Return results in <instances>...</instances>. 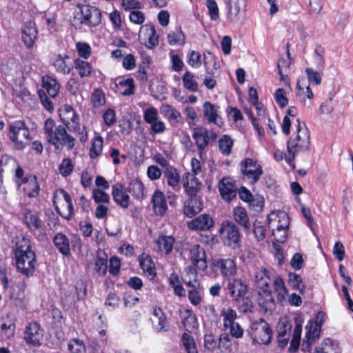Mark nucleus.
<instances>
[{
  "label": "nucleus",
  "mask_w": 353,
  "mask_h": 353,
  "mask_svg": "<svg viewBox=\"0 0 353 353\" xmlns=\"http://www.w3.org/2000/svg\"><path fill=\"white\" fill-rule=\"evenodd\" d=\"M12 259L18 272L27 277L33 276L37 261L30 239L22 236L12 247Z\"/></svg>",
  "instance_id": "nucleus-1"
},
{
  "label": "nucleus",
  "mask_w": 353,
  "mask_h": 353,
  "mask_svg": "<svg viewBox=\"0 0 353 353\" xmlns=\"http://www.w3.org/2000/svg\"><path fill=\"white\" fill-rule=\"evenodd\" d=\"M296 133L295 137L290 138L287 143V150L289 153L288 161L290 165L294 161L296 152H305L309 150L310 145V131L305 124L301 125L299 119L296 125Z\"/></svg>",
  "instance_id": "nucleus-2"
},
{
  "label": "nucleus",
  "mask_w": 353,
  "mask_h": 353,
  "mask_svg": "<svg viewBox=\"0 0 353 353\" xmlns=\"http://www.w3.org/2000/svg\"><path fill=\"white\" fill-rule=\"evenodd\" d=\"M9 137L14 143V148L19 150L24 149L31 140L29 129L22 120L14 121L9 124Z\"/></svg>",
  "instance_id": "nucleus-3"
},
{
  "label": "nucleus",
  "mask_w": 353,
  "mask_h": 353,
  "mask_svg": "<svg viewBox=\"0 0 353 353\" xmlns=\"http://www.w3.org/2000/svg\"><path fill=\"white\" fill-rule=\"evenodd\" d=\"M23 223L39 241L46 239L44 232V223L41 219L40 213L34 210L26 209L23 214Z\"/></svg>",
  "instance_id": "nucleus-4"
},
{
  "label": "nucleus",
  "mask_w": 353,
  "mask_h": 353,
  "mask_svg": "<svg viewBox=\"0 0 353 353\" xmlns=\"http://www.w3.org/2000/svg\"><path fill=\"white\" fill-rule=\"evenodd\" d=\"M53 205L57 213L69 220L74 214L72 198L63 189H60L54 194Z\"/></svg>",
  "instance_id": "nucleus-5"
},
{
  "label": "nucleus",
  "mask_w": 353,
  "mask_h": 353,
  "mask_svg": "<svg viewBox=\"0 0 353 353\" xmlns=\"http://www.w3.org/2000/svg\"><path fill=\"white\" fill-rule=\"evenodd\" d=\"M220 233L222 235L223 242L225 245L236 249L241 247V239L238 227L231 221L223 222L220 228Z\"/></svg>",
  "instance_id": "nucleus-6"
},
{
  "label": "nucleus",
  "mask_w": 353,
  "mask_h": 353,
  "mask_svg": "<svg viewBox=\"0 0 353 353\" xmlns=\"http://www.w3.org/2000/svg\"><path fill=\"white\" fill-rule=\"evenodd\" d=\"M192 138L195 141L199 157L203 158L204 150L210 143L216 141L217 134L203 127H196L193 130Z\"/></svg>",
  "instance_id": "nucleus-7"
},
{
  "label": "nucleus",
  "mask_w": 353,
  "mask_h": 353,
  "mask_svg": "<svg viewBox=\"0 0 353 353\" xmlns=\"http://www.w3.org/2000/svg\"><path fill=\"white\" fill-rule=\"evenodd\" d=\"M240 166L244 179L249 181L252 185L259 181L263 172L262 166L258 163L256 160L252 158H245L241 162Z\"/></svg>",
  "instance_id": "nucleus-8"
},
{
  "label": "nucleus",
  "mask_w": 353,
  "mask_h": 353,
  "mask_svg": "<svg viewBox=\"0 0 353 353\" xmlns=\"http://www.w3.org/2000/svg\"><path fill=\"white\" fill-rule=\"evenodd\" d=\"M251 330V335L254 341L264 345H268L270 343L272 331L269 324L263 319H260L252 323Z\"/></svg>",
  "instance_id": "nucleus-9"
},
{
  "label": "nucleus",
  "mask_w": 353,
  "mask_h": 353,
  "mask_svg": "<svg viewBox=\"0 0 353 353\" xmlns=\"http://www.w3.org/2000/svg\"><path fill=\"white\" fill-rule=\"evenodd\" d=\"M53 137L54 140L50 139L48 143L54 145L57 151H61L63 145H66L68 150H72L75 145V139L69 134L65 128L61 125L55 128Z\"/></svg>",
  "instance_id": "nucleus-10"
},
{
  "label": "nucleus",
  "mask_w": 353,
  "mask_h": 353,
  "mask_svg": "<svg viewBox=\"0 0 353 353\" xmlns=\"http://www.w3.org/2000/svg\"><path fill=\"white\" fill-rule=\"evenodd\" d=\"M77 6L81 10L82 17L81 18V23L85 24L90 27H96L101 22V12L100 10L90 5H80Z\"/></svg>",
  "instance_id": "nucleus-11"
},
{
  "label": "nucleus",
  "mask_w": 353,
  "mask_h": 353,
  "mask_svg": "<svg viewBox=\"0 0 353 353\" xmlns=\"http://www.w3.org/2000/svg\"><path fill=\"white\" fill-rule=\"evenodd\" d=\"M50 63L57 72L63 75L69 74L74 68V63L66 53L54 54L50 58Z\"/></svg>",
  "instance_id": "nucleus-12"
},
{
  "label": "nucleus",
  "mask_w": 353,
  "mask_h": 353,
  "mask_svg": "<svg viewBox=\"0 0 353 353\" xmlns=\"http://www.w3.org/2000/svg\"><path fill=\"white\" fill-rule=\"evenodd\" d=\"M23 339L29 346H40L43 340V333L40 325L35 321L30 323L25 328Z\"/></svg>",
  "instance_id": "nucleus-13"
},
{
  "label": "nucleus",
  "mask_w": 353,
  "mask_h": 353,
  "mask_svg": "<svg viewBox=\"0 0 353 353\" xmlns=\"http://www.w3.org/2000/svg\"><path fill=\"white\" fill-rule=\"evenodd\" d=\"M86 270L93 276H104L108 271V258L105 253L97 252L94 262H89Z\"/></svg>",
  "instance_id": "nucleus-14"
},
{
  "label": "nucleus",
  "mask_w": 353,
  "mask_h": 353,
  "mask_svg": "<svg viewBox=\"0 0 353 353\" xmlns=\"http://www.w3.org/2000/svg\"><path fill=\"white\" fill-rule=\"evenodd\" d=\"M212 266L214 270H219L224 277L233 276L236 272V265L232 259H214Z\"/></svg>",
  "instance_id": "nucleus-15"
},
{
  "label": "nucleus",
  "mask_w": 353,
  "mask_h": 353,
  "mask_svg": "<svg viewBox=\"0 0 353 353\" xmlns=\"http://www.w3.org/2000/svg\"><path fill=\"white\" fill-rule=\"evenodd\" d=\"M214 220L207 214H203L187 223L188 228L194 231L209 230L214 225Z\"/></svg>",
  "instance_id": "nucleus-16"
},
{
  "label": "nucleus",
  "mask_w": 353,
  "mask_h": 353,
  "mask_svg": "<svg viewBox=\"0 0 353 353\" xmlns=\"http://www.w3.org/2000/svg\"><path fill=\"white\" fill-rule=\"evenodd\" d=\"M325 314L319 311L316 313L315 316V326L312 330V323L311 321L305 326L307 330L305 337L307 338V343H311L314 342L316 338L319 336L321 326L324 322Z\"/></svg>",
  "instance_id": "nucleus-17"
},
{
  "label": "nucleus",
  "mask_w": 353,
  "mask_h": 353,
  "mask_svg": "<svg viewBox=\"0 0 353 353\" xmlns=\"http://www.w3.org/2000/svg\"><path fill=\"white\" fill-rule=\"evenodd\" d=\"M218 188L221 198L227 202L236 196V187L229 178L224 177L220 180Z\"/></svg>",
  "instance_id": "nucleus-18"
},
{
  "label": "nucleus",
  "mask_w": 353,
  "mask_h": 353,
  "mask_svg": "<svg viewBox=\"0 0 353 353\" xmlns=\"http://www.w3.org/2000/svg\"><path fill=\"white\" fill-rule=\"evenodd\" d=\"M190 260L197 268L205 270L207 268L206 254L199 245H194L190 251Z\"/></svg>",
  "instance_id": "nucleus-19"
},
{
  "label": "nucleus",
  "mask_w": 353,
  "mask_h": 353,
  "mask_svg": "<svg viewBox=\"0 0 353 353\" xmlns=\"http://www.w3.org/2000/svg\"><path fill=\"white\" fill-rule=\"evenodd\" d=\"M183 188L189 196H197L201 183L199 179L190 172H185L183 176Z\"/></svg>",
  "instance_id": "nucleus-20"
},
{
  "label": "nucleus",
  "mask_w": 353,
  "mask_h": 353,
  "mask_svg": "<svg viewBox=\"0 0 353 353\" xmlns=\"http://www.w3.org/2000/svg\"><path fill=\"white\" fill-rule=\"evenodd\" d=\"M153 317L151 318L154 330L157 332H165L168 331V321L165 313L160 307L154 309Z\"/></svg>",
  "instance_id": "nucleus-21"
},
{
  "label": "nucleus",
  "mask_w": 353,
  "mask_h": 353,
  "mask_svg": "<svg viewBox=\"0 0 353 353\" xmlns=\"http://www.w3.org/2000/svg\"><path fill=\"white\" fill-rule=\"evenodd\" d=\"M114 201L123 208H128L130 205V196L127 194L124 186L121 183H117L112 186V192Z\"/></svg>",
  "instance_id": "nucleus-22"
},
{
  "label": "nucleus",
  "mask_w": 353,
  "mask_h": 353,
  "mask_svg": "<svg viewBox=\"0 0 353 353\" xmlns=\"http://www.w3.org/2000/svg\"><path fill=\"white\" fill-rule=\"evenodd\" d=\"M229 293L232 299L235 301L240 300L247 294L248 287L244 284L240 279H233L230 281L228 285Z\"/></svg>",
  "instance_id": "nucleus-23"
},
{
  "label": "nucleus",
  "mask_w": 353,
  "mask_h": 353,
  "mask_svg": "<svg viewBox=\"0 0 353 353\" xmlns=\"http://www.w3.org/2000/svg\"><path fill=\"white\" fill-rule=\"evenodd\" d=\"M258 296L259 306L260 307L261 311L264 313L271 312L275 306L271 290H265V291H258Z\"/></svg>",
  "instance_id": "nucleus-24"
},
{
  "label": "nucleus",
  "mask_w": 353,
  "mask_h": 353,
  "mask_svg": "<svg viewBox=\"0 0 353 353\" xmlns=\"http://www.w3.org/2000/svg\"><path fill=\"white\" fill-rule=\"evenodd\" d=\"M152 208L154 213L158 216H163L168 210L165 196L159 190H156L152 196Z\"/></svg>",
  "instance_id": "nucleus-25"
},
{
  "label": "nucleus",
  "mask_w": 353,
  "mask_h": 353,
  "mask_svg": "<svg viewBox=\"0 0 353 353\" xmlns=\"http://www.w3.org/2000/svg\"><path fill=\"white\" fill-rule=\"evenodd\" d=\"M235 222L243 228L245 232L250 231L251 223L246 210L241 206L235 207L232 211Z\"/></svg>",
  "instance_id": "nucleus-26"
},
{
  "label": "nucleus",
  "mask_w": 353,
  "mask_h": 353,
  "mask_svg": "<svg viewBox=\"0 0 353 353\" xmlns=\"http://www.w3.org/2000/svg\"><path fill=\"white\" fill-rule=\"evenodd\" d=\"M203 209V202L197 196H190L184 205V214L188 217H192L199 213Z\"/></svg>",
  "instance_id": "nucleus-27"
},
{
  "label": "nucleus",
  "mask_w": 353,
  "mask_h": 353,
  "mask_svg": "<svg viewBox=\"0 0 353 353\" xmlns=\"http://www.w3.org/2000/svg\"><path fill=\"white\" fill-rule=\"evenodd\" d=\"M24 185V193L30 198L37 197L40 192V185L36 175L29 174Z\"/></svg>",
  "instance_id": "nucleus-28"
},
{
  "label": "nucleus",
  "mask_w": 353,
  "mask_h": 353,
  "mask_svg": "<svg viewBox=\"0 0 353 353\" xmlns=\"http://www.w3.org/2000/svg\"><path fill=\"white\" fill-rule=\"evenodd\" d=\"M22 40L28 48L33 47L37 38V30L32 23H26L21 30Z\"/></svg>",
  "instance_id": "nucleus-29"
},
{
  "label": "nucleus",
  "mask_w": 353,
  "mask_h": 353,
  "mask_svg": "<svg viewBox=\"0 0 353 353\" xmlns=\"http://www.w3.org/2000/svg\"><path fill=\"white\" fill-rule=\"evenodd\" d=\"M42 87L46 94L51 98H55L57 96L60 88L57 81L49 75L42 77Z\"/></svg>",
  "instance_id": "nucleus-30"
},
{
  "label": "nucleus",
  "mask_w": 353,
  "mask_h": 353,
  "mask_svg": "<svg viewBox=\"0 0 353 353\" xmlns=\"http://www.w3.org/2000/svg\"><path fill=\"white\" fill-rule=\"evenodd\" d=\"M255 285L258 291H265V290H270V278L268 272L265 268H261L256 271L255 274Z\"/></svg>",
  "instance_id": "nucleus-31"
},
{
  "label": "nucleus",
  "mask_w": 353,
  "mask_h": 353,
  "mask_svg": "<svg viewBox=\"0 0 353 353\" xmlns=\"http://www.w3.org/2000/svg\"><path fill=\"white\" fill-rule=\"evenodd\" d=\"M139 265L143 272L151 279H154L156 275V270L154 262L152 258L145 254H142L139 258Z\"/></svg>",
  "instance_id": "nucleus-32"
},
{
  "label": "nucleus",
  "mask_w": 353,
  "mask_h": 353,
  "mask_svg": "<svg viewBox=\"0 0 353 353\" xmlns=\"http://www.w3.org/2000/svg\"><path fill=\"white\" fill-rule=\"evenodd\" d=\"M53 243L63 255L68 256L70 254V241L66 235L62 233L57 234L53 238Z\"/></svg>",
  "instance_id": "nucleus-33"
},
{
  "label": "nucleus",
  "mask_w": 353,
  "mask_h": 353,
  "mask_svg": "<svg viewBox=\"0 0 353 353\" xmlns=\"http://www.w3.org/2000/svg\"><path fill=\"white\" fill-rule=\"evenodd\" d=\"M17 288L18 289V292H16V290L12 288L10 292V298L13 301L16 305H21L23 303L26 298L25 289L26 288V284L24 282L19 283L17 285Z\"/></svg>",
  "instance_id": "nucleus-34"
},
{
  "label": "nucleus",
  "mask_w": 353,
  "mask_h": 353,
  "mask_svg": "<svg viewBox=\"0 0 353 353\" xmlns=\"http://www.w3.org/2000/svg\"><path fill=\"white\" fill-rule=\"evenodd\" d=\"M159 251L169 254L173 248L174 239L172 236H160L156 241Z\"/></svg>",
  "instance_id": "nucleus-35"
},
{
  "label": "nucleus",
  "mask_w": 353,
  "mask_h": 353,
  "mask_svg": "<svg viewBox=\"0 0 353 353\" xmlns=\"http://www.w3.org/2000/svg\"><path fill=\"white\" fill-rule=\"evenodd\" d=\"M73 64L81 78L87 77L91 74L92 67L89 62L76 59Z\"/></svg>",
  "instance_id": "nucleus-36"
},
{
  "label": "nucleus",
  "mask_w": 353,
  "mask_h": 353,
  "mask_svg": "<svg viewBox=\"0 0 353 353\" xmlns=\"http://www.w3.org/2000/svg\"><path fill=\"white\" fill-rule=\"evenodd\" d=\"M141 29H145L148 37L145 46L149 49H152L157 46L159 44V35L157 33L154 26H145L141 27Z\"/></svg>",
  "instance_id": "nucleus-37"
},
{
  "label": "nucleus",
  "mask_w": 353,
  "mask_h": 353,
  "mask_svg": "<svg viewBox=\"0 0 353 353\" xmlns=\"http://www.w3.org/2000/svg\"><path fill=\"white\" fill-rule=\"evenodd\" d=\"M183 86L190 92H196L199 89V83L196 77L190 71H187L182 77Z\"/></svg>",
  "instance_id": "nucleus-38"
},
{
  "label": "nucleus",
  "mask_w": 353,
  "mask_h": 353,
  "mask_svg": "<svg viewBox=\"0 0 353 353\" xmlns=\"http://www.w3.org/2000/svg\"><path fill=\"white\" fill-rule=\"evenodd\" d=\"M161 112L172 122L179 123V119L181 117L179 111L169 104H163L160 108Z\"/></svg>",
  "instance_id": "nucleus-39"
},
{
  "label": "nucleus",
  "mask_w": 353,
  "mask_h": 353,
  "mask_svg": "<svg viewBox=\"0 0 353 353\" xmlns=\"http://www.w3.org/2000/svg\"><path fill=\"white\" fill-rule=\"evenodd\" d=\"M128 191L135 199H143L144 196V185L140 181H132L129 183Z\"/></svg>",
  "instance_id": "nucleus-40"
},
{
  "label": "nucleus",
  "mask_w": 353,
  "mask_h": 353,
  "mask_svg": "<svg viewBox=\"0 0 353 353\" xmlns=\"http://www.w3.org/2000/svg\"><path fill=\"white\" fill-rule=\"evenodd\" d=\"M221 315L223 316V327L225 329L228 328V326L235 323V320L237 318V314L236 311L232 308H223L221 312Z\"/></svg>",
  "instance_id": "nucleus-41"
},
{
  "label": "nucleus",
  "mask_w": 353,
  "mask_h": 353,
  "mask_svg": "<svg viewBox=\"0 0 353 353\" xmlns=\"http://www.w3.org/2000/svg\"><path fill=\"white\" fill-rule=\"evenodd\" d=\"M65 125L70 132L77 133L79 135V141L81 143H85L87 141L88 135L85 126L81 128L79 123L70 124V122Z\"/></svg>",
  "instance_id": "nucleus-42"
},
{
  "label": "nucleus",
  "mask_w": 353,
  "mask_h": 353,
  "mask_svg": "<svg viewBox=\"0 0 353 353\" xmlns=\"http://www.w3.org/2000/svg\"><path fill=\"white\" fill-rule=\"evenodd\" d=\"M203 114L209 123H216L217 112L214 105L210 102L206 101L204 103Z\"/></svg>",
  "instance_id": "nucleus-43"
},
{
  "label": "nucleus",
  "mask_w": 353,
  "mask_h": 353,
  "mask_svg": "<svg viewBox=\"0 0 353 353\" xmlns=\"http://www.w3.org/2000/svg\"><path fill=\"white\" fill-rule=\"evenodd\" d=\"M103 143V140L101 136L93 138L91 148L90 150V157L91 159H95L101 154Z\"/></svg>",
  "instance_id": "nucleus-44"
},
{
  "label": "nucleus",
  "mask_w": 353,
  "mask_h": 353,
  "mask_svg": "<svg viewBox=\"0 0 353 353\" xmlns=\"http://www.w3.org/2000/svg\"><path fill=\"white\" fill-rule=\"evenodd\" d=\"M288 282L294 290H298L301 294L305 291V285L300 275L296 273L290 272L288 274Z\"/></svg>",
  "instance_id": "nucleus-45"
},
{
  "label": "nucleus",
  "mask_w": 353,
  "mask_h": 353,
  "mask_svg": "<svg viewBox=\"0 0 353 353\" xmlns=\"http://www.w3.org/2000/svg\"><path fill=\"white\" fill-rule=\"evenodd\" d=\"M233 143V140L230 136L227 134L223 135L219 141V147L221 152L224 155L230 154Z\"/></svg>",
  "instance_id": "nucleus-46"
},
{
  "label": "nucleus",
  "mask_w": 353,
  "mask_h": 353,
  "mask_svg": "<svg viewBox=\"0 0 353 353\" xmlns=\"http://www.w3.org/2000/svg\"><path fill=\"white\" fill-rule=\"evenodd\" d=\"M181 340L188 353H198L194 338L191 335L185 332Z\"/></svg>",
  "instance_id": "nucleus-47"
},
{
  "label": "nucleus",
  "mask_w": 353,
  "mask_h": 353,
  "mask_svg": "<svg viewBox=\"0 0 353 353\" xmlns=\"http://www.w3.org/2000/svg\"><path fill=\"white\" fill-rule=\"evenodd\" d=\"M73 169L74 164L70 158L63 159L59 167V172L63 176H69L73 171Z\"/></svg>",
  "instance_id": "nucleus-48"
},
{
  "label": "nucleus",
  "mask_w": 353,
  "mask_h": 353,
  "mask_svg": "<svg viewBox=\"0 0 353 353\" xmlns=\"http://www.w3.org/2000/svg\"><path fill=\"white\" fill-rule=\"evenodd\" d=\"M188 63L193 68H199L201 65V54L199 52L192 50L187 55Z\"/></svg>",
  "instance_id": "nucleus-49"
},
{
  "label": "nucleus",
  "mask_w": 353,
  "mask_h": 353,
  "mask_svg": "<svg viewBox=\"0 0 353 353\" xmlns=\"http://www.w3.org/2000/svg\"><path fill=\"white\" fill-rule=\"evenodd\" d=\"M188 299L190 303L194 305H198L201 302V287L193 286L188 292Z\"/></svg>",
  "instance_id": "nucleus-50"
},
{
  "label": "nucleus",
  "mask_w": 353,
  "mask_h": 353,
  "mask_svg": "<svg viewBox=\"0 0 353 353\" xmlns=\"http://www.w3.org/2000/svg\"><path fill=\"white\" fill-rule=\"evenodd\" d=\"M274 288L278 294V299L281 301L285 299L287 290L285 289L283 280L281 277H277L274 281Z\"/></svg>",
  "instance_id": "nucleus-51"
},
{
  "label": "nucleus",
  "mask_w": 353,
  "mask_h": 353,
  "mask_svg": "<svg viewBox=\"0 0 353 353\" xmlns=\"http://www.w3.org/2000/svg\"><path fill=\"white\" fill-rule=\"evenodd\" d=\"M119 85L125 87V90L121 92L123 96H130L134 93V83L132 78H128L119 82Z\"/></svg>",
  "instance_id": "nucleus-52"
},
{
  "label": "nucleus",
  "mask_w": 353,
  "mask_h": 353,
  "mask_svg": "<svg viewBox=\"0 0 353 353\" xmlns=\"http://www.w3.org/2000/svg\"><path fill=\"white\" fill-rule=\"evenodd\" d=\"M68 350L70 353H85V347L79 339H72L68 344Z\"/></svg>",
  "instance_id": "nucleus-53"
},
{
  "label": "nucleus",
  "mask_w": 353,
  "mask_h": 353,
  "mask_svg": "<svg viewBox=\"0 0 353 353\" xmlns=\"http://www.w3.org/2000/svg\"><path fill=\"white\" fill-rule=\"evenodd\" d=\"M143 119L148 123L151 124L159 119L158 110L154 107H150L144 110Z\"/></svg>",
  "instance_id": "nucleus-54"
},
{
  "label": "nucleus",
  "mask_w": 353,
  "mask_h": 353,
  "mask_svg": "<svg viewBox=\"0 0 353 353\" xmlns=\"http://www.w3.org/2000/svg\"><path fill=\"white\" fill-rule=\"evenodd\" d=\"M236 301L238 303L239 310L243 313L251 312L252 311L254 305L249 297L245 296L243 298H241L240 300Z\"/></svg>",
  "instance_id": "nucleus-55"
},
{
  "label": "nucleus",
  "mask_w": 353,
  "mask_h": 353,
  "mask_svg": "<svg viewBox=\"0 0 353 353\" xmlns=\"http://www.w3.org/2000/svg\"><path fill=\"white\" fill-rule=\"evenodd\" d=\"M184 39L185 36L181 28H176L175 31L169 33L168 35V41L170 45H175L179 41H183Z\"/></svg>",
  "instance_id": "nucleus-56"
},
{
  "label": "nucleus",
  "mask_w": 353,
  "mask_h": 353,
  "mask_svg": "<svg viewBox=\"0 0 353 353\" xmlns=\"http://www.w3.org/2000/svg\"><path fill=\"white\" fill-rule=\"evenodd\" d=\"M278 219V224L275 230H288L289 224H290V219L287 214L285 212H279L276 216Z\"/></svg>",
  "instance_id": "nucleus-57"
},
{
  "label": "nucleus",
  "mask_w": 353,
  "mask_h": 353,
  "mask_svg": "<svg viewBox=\"0 0 353 353\" xmlns=\"http://www.w3.org/2000/svg\"><path fill=\"white\" fill-rule=\"evenodd\" d=\"M274 99L281 108H285L288 103V99L285 96V91L282 88L276 90Z\"/></svg>",
  "instance_id": "nucleus-58"
},
{
  "label": "nucleus",
  "mask_w": 353,
  "mask_h": 353,
  "mask_svg": "<svg viewBox=\"0 0 353 353\" xmlns=\"http://www.w3.org/2000/svg\"><path fill=\"white\" fill-rule=\"evenodd\" d=\"M204 346L211 352L218 347V342L215 336L212 334H207L204 336Z\"/></svg>",
  "instance_id": "nucleus-59"
},
{
  "label": "nucleus",
  "mask_w": 353,
  "mask_h": 353,
  "mask_svg": "<svg viewBox=\"0 0 353 353\" xmlns=\"http://www.w3.org/2000/svg\"><path fill=\"white\" fill-rule=\"evenodd\" d=\"M76 48L79 57L83 59H88L91 54V48L87 43L78 42Z\"/></svg>",
  "instance_id": "nucleus-60"
},
{
  "label": "nucleus",
  "mask_w": 353,
  "mask_h": 353,
  "mask_svg": "<svg viewBox=\"0 0 353 353\" xmlns=\"http://www.w3.org/2000/svg\"><path fill=\"white\" fill-rule=\"evenodd\" d=\"M250 206L253 210L259 212L262 211L264 205V199L262 196L256 195L249 201Z\"/></svg>",
  "instance_id": "nucleus-61"
},
{
  "label": "nucleus",
  "mask_w": 353,
  "mask_h": 353,
  "mask_svg": "<svg viewBox=\"0 0 353 353\" xmlns=\"http://www.w3.org/2000/svg\"><path fill=\"white\" fill-rule=\"evenodd\" d=\"M28 174L25 175L23 169L20 165L17 166L14 172V181L18 188H20L25 183Z\"/></svg>",
  "instance_id": "nucleus-62"
},
{
  "label": "nucleus",
  "mask_w": 353,
  "mask_h": 353,
  "mask_svg": "<svg viewBox=\"0 0 353 353\" xmlns=\"http://www.w3.org/2000/svg\"><path fill=\"white\" fill-rule=\"evenodd\" d=\"M206 6L212 20H217L219 17V8L215 0H207Z\"/></svg>",
  "instance_id": "nucleus-63"
},
{
  "label": "nucleus",
  "mask_w": 353,
  "mask_h": 353,
  "mask_svg": "<svg viewBox=\"0 0 353 353\" xmlns=\"http://www.w3.org/2000/svg\"><path fill=\"white\" fill-rule=\"evenodd\" d=\"M314 353H339L330 339H326L322 343V347H316Z\"/></svg>",
  "instance_id": "nucleus-64"
}]
</instances>
